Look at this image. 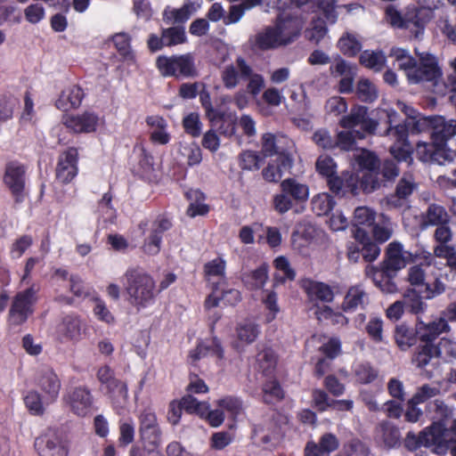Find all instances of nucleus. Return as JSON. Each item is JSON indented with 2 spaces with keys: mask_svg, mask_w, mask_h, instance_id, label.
I'll use <instances>...</instances> for the list:
<instances>
[{
  "mask_svg": "<svg viewBox=\"0 0 456 456\" xmlns=\"http://www.w3.org/2000/svg\"><path fill=\"white\" fill-rule=\"evenodd\" d=\"M451 330L449 323L443 318L432 321L429 341L421 346L416 354H412L411 363L419 369H424L434 358L444 362H452L456 359V342L446 338H440L443 333Z\"/></svg>",
  "mask_w": 456,
  "mask_h": 456,
  "instance_id": "nucleus-1",
  "label": "nucleus"
},
{
  "mask_svg": "<svg viewBox=\"0 0 456 456\" xmlns=\"http://www.w3.org/2000/svg\"><path fill=\"white\" fill-rule=\"evenodd\" d=\"M127 303L137 312L154 305L158 292L153 277L141 267H129L123 275Z\"/></svg>",
  "mask_w": 456,
  "mask_h": 456,
  "instance_id": "nucleus-2",
  "label": "nucleus"
},
{
  "mask_svg": "<svg viewBox=\"0 0 456 456\" xmlns=\"http://www.w3.org/2000/svg\"><path fill=\"white\" fill-rule=\"evenodd\" d=\"M309 186L295 177H288L280 183V192L273 195L272 207L279 215H284L294 208L297 214L305 210L309 199Z\"/></svg>",
  "mask_w": 456,
  "mask_h": 456,
  "instance_id": "nucleus-3",
  "label": "nucleus"
},
{
  "mask_svg": "<svg viewBox=\"0 0 456 456\" xmlns=\"http://www.w3.org/2000/svg\"><path fill=\"white\" fill-rule=\"evenodd\" d=\"M96 379L100 383V390L110 400L115 413L123 415L128 403L126 382L116 378L114 370L108 364L98 368Z\"/></svg>",
  "mask_w": 456,
  "mask_h": 456,
  "instance_id": "nucleus-4",
  "label": "nucleus"
},
{
  "mask_svg": "<svg viewBox=\"0 0 456 456\" xmlns=\"http://www.w3.org/2000/svg\"><path fill=\"white\" fill-rule=\"evenodd\" d=\"M235 63L236 66L233 64L225 66L222 71L221 78L224 86L226 89H233L240 80L248 81V92L253 96L258 95L265 86L264 77L254 72L252 67L241 56L236 58Z\"/></svg>",
  "mask_w": 456,
  "mask_h": 456,
  "instance_id": "nucleus-5",
  "label": "nucleus"
},
{
  "mask_svg": "<svg viewBox=\"0 0 456 456\" xmlns=\"http://www.w3.org/2000/svg\"><path fill=\"white\" fill-rule=\"evenodd\" d=\"M431 327L432 321L426 322L419 318H418L414 329L405 323L398 324L394 332L395 342L402 351H407L417 345L413 352L416 354L421 346L429 341L433 334Z\"/></svg>",
  "mask_w": 456,
  "mask_h": 456,
  "instance_id": "nucleus-6",
  "label": "nucleus"
},
{
  "mask_svg": "<svg viewBox=\"0 0 456 456\" xmlns=\"http://www.w3.org/2000/svg\"><path fill=\"white\" fill-rule=\"evenodd\" d=\"M156 67L165 77L190 78L196 77L199 75L191 53L171 56L159 55L156 60Z\"/></svg>",
  "mask_w": 456,
  "mask_h": 456,
  "instance_id": "nucleus-7",
  "label": "nucleus"
},
{
  "mask_svg": "<svg viewBox=\"0 0 456 456\" xmlns=\"http://www.w3.org/2000/svg\"><path fill=\"white\" fill-rule=\"evenodd\" d=\"M418 189L419 184L414 176L410 173H404L398 180L394 192L389 193L384 199L387 209L403 211L410 209L411 198Z\"/></svg>",
  "mask_w": 456,
  "mask_h": 456,
  "instance_id": "nucleus-8",
  "label": "nucleus"
},
{
  "mask_svg": "<svg viewBox=\"0 0 456 456\" xmlns=\"http://www.w3.org/2000/svg\"><path fill=\"white\" fill-rule=\"evenodd\" d=\"M37 302V291L33 287L18 292L12 298L7 323L10 327H19L27 322L34 313Z\"/></svg>",
  "mask_w": 456,
  "mask_h": 456,
  "instance_id": "nucleus-9",
  "label": "nucleus"
},
{
  "mask_svg": "<svg viewBox=\"0 0 456 456\" xmlns=\"http://www.w3.org/2000/svg\"><path fill=\"white\" fill-rule=\"evenodd\" d=\"M425 403V417L432 421V424L428 428L447 443V422L452 417V410L440 399H429Z\"/></svg>",
  "mask_w": 456,
  "mask_h": 456,
  "instance_id": "nucleus-10",
  "label": "nucleus"
},
{
  "mask_svg": "<svg viewBox=\"0 0 456 456\" xmlns=\"http://www.w3.org/2000/svg\"><path fill=\"white\" fill-rule=\"evenodd\" d=\"M26 172V167L19 161H10L5 165L3 182L17 204L25 200Z\"/></svg>",
  "mask_w": 456,
  "mask_h": 456,
  "instance_id": "nucleus-11",
  "label": "nucleus"
},
{
  "mask_svg": "<svg viewBox=\"0 0 456 456\" xmlns=\"http://www.w3.org/2000/svg\"><path fill=\"white\" fill-rule=\"evenodd\" d=\"M425 267L422 263L411 266L408 272V281L417 290H420L425 299H431L444 293L445 286L439 278H435L433 282L427 281Z\"/></svg>",
  "mask_w": 456,
  "mask_h": 456,
  "instance_id": "nucleus-12",
  "label": "nucleus"
},
{
  "mask_svg": "<svg viewBox=\"0 0 456 456\" xmlns=\"http://www.w3.org/2000/svg\"><path fill=\"white\" fill-rule=\"evenodd\" d=\"M439 394L440 389L429 384L419 387L412 397L406 403V409L403 412L404 420L410 423L421 421L425 417V411H422L419 405L427 403Z\"/></svg>",
  "mask_w": 456,
  "mask_h": 456,
  "instance_id": "nucleus-13",
  "label": "nucleus"
},
{
  "mask_svg": "<svg viewBox=\"0 0 456 456\" xmlns=\"http://www.w3.org/2000/svg\"><path fill=\"white\" fill-rule=\"evenodd\" d=\"M78 150L76 147H68L59 154L55 167V180L66 185L70 183L78 174Z\"/></svg>",
  "mask_w": 456,
  "mask_h": 456,
  "instance_id": "nucleus-14",
  "label": "nucleus"
},
{
  "mask_svg": "<svg viewBox=\"0 0 456 456\" xmlns=\"http://www.w3.org/2000/svg\"><path fill=\"white\" fill-rule=\"evenodd\" d=\"M137 417L141 439L153 447H158L161 443L162 430L155 411L151 407H146L140 411Z\"/></svg>",
  "mask_w": 456,
  "mask_h": 456,
  "instance_id": "nucleus-15",
  "label": "nucleus"
},
{
  "mask_svg": "<svg viewBox=\"0 0 456 456\" xmlns=\"http://www.w3.org/2000/svg\"><path fill=\"white\" fill-rule=\"evenodd\" d=\"M437 7V4H434L433 6L407 9L404 13L403 29L408 30L414 38H419L424 34L427 24L433 18V10Z\"/></svg>",
  "mask_w": 456,
  "mask_h": 456,
  "instance_id": "nucleus-16",
  "label": "nucleus"
},
{
  "mask_svg": "<svg viewBox=\"0 0 456 456\" xmlns=\"http://www.w3.org/2000/svg\"><path fill=\"white\" fill-rule=\"evenodd\" d=\"M34 445L39 456L69 455L67 441L55 430H49L37 437Z\"/></svg>",
  "mask_w": 456,
  "mask_h": 456,
  "instance_id": "nucleus-17",
  "label": "nucleus"
},
{
  "mask_svg": "<svg viewBox=\"0 0 456 456\" xmlns=\"http://www.w3.org/2000/svg\"><path fill=\"white\" fill-rule=\"evenodd\" d=\"M442 76V71L438 66L435 56L426 53L420 56L419 62L408 73V80L411 84L420 82H436Z\"/></svg>",
  "mask_w": 456,
  "mask_h": 456,
  "instance_id": "nucleus-18",
  "label": "nucleus"
},
{
  "mask_svg": "<svg viewBox=\"0 0 456 456\" xmlns=\"http://www.w3.org/2000/svg\"><path fill=\"white\" fill-rule=\"evenodd\" d=\"M339 126L346 129L360 126L365 134H375L379 122L369 117V109L363 105H354L348 115L343 116L339 120Z\"/></svg>",
  "mask_w": 456,
  "mask_h": 456,
  "instance_id": "nucleus-19",
  "label": "nucleus"
},
{
  "mask_svg": "<svg viewBox=\"0 0 456 456\" xmlns=\"http://www.w3.org/2000/svg\"><path fill=\"white\" fill-rule=\"evenodd\" d=\"M173 227L172 220L166 215H159L152 222L149 236L142 247V251L150 256H156L161 249L163 235Z\"/></svg>",
  "mask_w": 456,
  "mask_h": 456,
  "instance_id": "nucleus-20",
  "label": "nucleus"
},
{
  "mask_svg": "<svg viewBox=\"0 0 456 456\" xmlns=\"http://www.w3.org/2000/svg\"><path fill=\"white\" fill-rule=\"evenodd\" d=\"M329 190L337 196H345L351 193L353 196L359 194V175L353 171H343L340 175L338 172L326 179Z\"/></svg>",
  "mask_w": 456,
  "mask_h": 456,
  "instance_id": "nucleus-21",
  "label": "nucleus"
},
{
  "mask_svg": "<svg viewBox=\"0 0 456 456\" xmlns=\"http://www.w3.org/2000/svg\"><path fill=\"white\" fill-rule=\"evenodd\" d=\"M35 384L42 391L46 401L53 403L57 400L61 382L53 368L44 367L39 370L35 379Z\"/></svg>",
  "mask_w": 456,
  "mask_h": 456,
  "instance_id": "nucleus-22",
  "label": "nucleus"
},
{
  "mask_svg": "<svg viewBox=\"0 0 456 456\" xmlns=\"http://www.w3.org/2000/svg\"><path fill=\"white\" fill-rule=\"evenodd\" d=\"M99 117L93 111H84L82 114L63 115L62 124L76 134H88L95 132L98 126Z\"/></svg>",
  "mask_w": 456,
  "mask_h": 456,
  "instance_id": "nucleus-23",
  "label": "nucleus"
},
{
  "mask_svg": "<svg viewBox=\"0 0 456 456\" xmlns=\"http://www.w3.org/2000/svg\"><path fill=\"white\" fill-rule=\"evenodd\" d=\"M432 445L441 450L447 448V443L428 427L421 430L418 436L410 431L404 438V447L410 452L417 451L421 446L430 447Z\"/></svg>",
  "mask_w": 456,
  "mask_h": 456,
  "instance_id": "nucleus-24",
  "label": "nucleus"
},
{
  "mask_svg": "<svg viewBox=\"0 0 456 456\" xmlns=\"http://www.w3.org/2000/svg\"><path fill=\"white\" fill-rule=\"evenodd\" d=\"M416 157L424 163H437L444 165L449 159V153L446 150L438 145L436 142L430 139V142H419L415 148Z\"/></svg>",
  "mask_w": 456,
  "mask_h": 456,
  "instance_id": "nucleus-25",
  "label": "nucleus"
},
{
  "mask_svg": "<svg viewBox=\"0 0 456 456\" xmlns=\"http://www.w3.org/2000/svg\"><path fill=\"white\" fill-rule=\"evenodd\" d=\"M300 287L311 301L318 300L331 303L334 300L333 289L325 282L317 281L311 278H304L300 281Z\"/></svg>",
  "mask_w": 456,
  "mask_h": 456,
  "instance_id": "nucleus-26",
  "label": "nucleus"
},
{
  "mask_svg": "<svg viewBox=\"0 0 456 456\" xmlns=\"http://www.w3.org/2000/svg\"><path fill=\"white\" fill-rule=\"evenodd\" d=\"M395 142L390 147L391 155L398 161L411 163L413 148L409 142V134L405 126H399L395 130Z\"/></svg>",
  "mask_w": 456,
  "mask_h": 456,
  "instance_id": "nucleus-27",
  "label": "nucleus"
},
{
  "mask_svg": "<svg viewBox=\"0 0 456 456\" xmlns=\"http://www.w3.org/2000/svg\"><path fill=\"white\" fill-rule=\"evenodd\" d=\"M94 403V397L86 387H77L69 395V404L71 411L80 417L90 413Z\"/></svg>",
  "mask_w": 456,
  "mask_h": 456,
  "instance_id": "nucleus-28",
  "label": "nucleus"
},
{
  "mask_svg": "<svg viewBox=\"0 0 456 456\" xmlns=\"http://www.w3.org/2000/svg\"><path fill=\"white\" fill-rule=\"evenodd\" d=\"M409 264L406 251H403V245L400 242H391L388 244L384 260L379 266L391 270L393 273L400 271Z\"/></svg>",
  "mask_w": 456,
  "mask_h": 456,
  "instance_id": "nucleus-29",
  "label": "nucleus"
},
{
  "mask_svg": "<svg viewBox=\"0 0 456 456\" xmlns=\"http://www.w3.org/2000/svg\"><path fill=\"white\" fill-rule=\"evenodd\" d=\"M456 134V120H446L444 117H436L432 122L430 139L438 145L446 148L447 142Z\"/></svg>",
  "mask_w": 456,
  "mask_h": 456,
  "instance_id": "nucleus-30",
  "label": "nucleus"
},
{
  "mask_svg": "<svg viewBox=\"0 0 456 456\" xmlns=\"http://www.w3.org/2000/svg\"><path fill=\"white\" fill-rule=\"evenodd\" d=\"M85 92L78 85H72L62 90L55 102V107L62 111L80 107Z\"/></svg>",
  "mask_w": 456,
  "mask_h": 456,
  "instance_id": "nucleus-31",
  "label": "nucleus"
},
{
  "mask_svg": "<svg viewBox=\"0 0 456 456\" xmlns=\"http://www.w3.org/2000/svg\"><path fill=\"white\" fill-rule=\"evenodd\" d=\"M275 28L285 45L292 43L300 35L301 30L300 22L297 17L283 16V14L278 16Z\"/></svg>",
  "mask_w": 456,
  "mask_h": 456,
  "instance_id": "nucleus-32",
  "label": "nucleus"
},
{
  "mask_svg": "<svg viewBox=\"0 0 456 456\" xmlns=\"http://www.w3.org/2000/svg\"><path fill=\"white\" fill-rule=\"evenodd\" d=\"M386 115L387 127L385 134L388 136L395 137V130L399 126H405L407 134H417L421 132L420 120H404L401 122V117L398 112L393 109L386 110L383 111Z\"/></svg>",
  "mask_w": 456,
  "mask_h": 456,
  "instance_id": "nucleus-33",
  "label": "nucleus"
},
{
  "mask_svg": "<svg viewBox=\"0 0 456 456\" xmlns=\"http://www.w3.org/2000/svg\"><path fill=\"white\" fill-rule=\"evenodd\" d=\"M396 276V272L393 273L381 266L371 269L372 281L383 293L393 294L397 291V285L395 281Z\"/></svg>",
  "mask_w": 456,
  "mask_h": 456,
  "instance_id": "nucleus-34",
  "label": "nucleus"
},
{
  "mask_svg": "<svg viewBox=\"0 0 456 456\" xmlns=\"http://www.w3.org/2000/svg\"><path fill=\"white\" fill-rule=\"evenodd\" d=\"M184 196L190 201L186 210L188 216H206L209 212V206L204 203L206 196L200 190L190 189L185 192Z\"/></svg>",
  "mask_w": 456,
  "mask_h": 456,
  "instance_id": "nucleus-35",
  "label": "nucleus"
},
{
  "mask_svg": "<svg viewBox=\"0 0 456 456\" xmlns=\"http://www.w3.org/2000/svg\"><path fill=\"white\" fill-rule=\"evenodd\" d=\"M367 300V294L363 290L361 285H355L349 288L347 290L342 308L345 312H354L359 306H363Z\"/></svg>",
  "mask_w": 456,
  "mask_h": 456,
  "instance_id": "nucleus-36",
  "label": "nucleus"
},
{
  "mask_svg": "<svg viewBox=\"0 0 456 456\" xmlns=\"http://www.w3.org/2000/svg\"><path fill=\"white\" fill-rule=\"evenodd\" d=\"M256 45L263 51L285 45L275 26L268 27L263 33H259L256 37Z\"/></svg>",
  "mask_w": 456,
  "mask_h": 456,
  "instance_id": "nucleus-37",
  "label": "nucleus"
},
{
  "mask_svg": "<svg viewBox=\"0 0 456 456\" xmlns=\"http://www.w3.org/2000/svg\"><path fill=\"white\" fill-rule=\"evenodd\" d=\"M268 272L269 265L266 263H263L256 269L245 274L243 281L250 289H260L268 280Z\"/></svg>",
  "mask_w": 456,
  "mask_h": 456,
  "instance_id": "nucleus-38",
  "label": "nucleus"
},
{
  "mask_svg": "<svg viewBox=\"0 0 456 456\" xmlns=\"http://www.w3.org/2000/svg\"><path fill=\"white\" fill-rule=\"evenodd\" d=\"M424 296L417 289H408L403 297V305L407 311L419 314L425 312L427 304L423 302Z\"/></svg>",
  "mask_w": 456,
  "mask_h": 456,
  "instance_id": "nucleus-39",
  "label": "nucleus"
},
{
  "mask_svg": "<svg viewBox=\"0 0 456 456\" xmlns=\"http://www.w3.org/2000/svg\"><path fill=\"white\" fill-rule=\"evenodd\" d=\"M355 95L359 101L371 103L378 99L379 92L377 86L370 79L362 77L356 84Z\"/></svg>",
  "mask_w": 456,
  "mask_h": 456,
  "instance_id": "nucleus-40",
  "label": "nucleus"
},
{
  "mask_svg": "<svg viewBox=\"0 0 456 456\" xmlns=\"http://www.w3.org/2000/svg\"><path fill=\"white\" fill-rule=\"evenodd\" d=\"M423 221L426 225H439L449 223L450 217L443 206L433 203L428 207Z\"/></svg>",
  "mask_w": 456,
  "mask_h": 456,
  "instance_id": "nucleus-41",
  "label": "nucleus"
},
{
  "mask_svg": "<svg viewBox=\"0 0 456 456\" xmlns=\"http://www.w3.org/2000/svg\"><path fill=\"white\" fill-rule=\"evenodd\" d=\"M260 333L258 324L251 321L240 322L236 327V335L240 342L252 344Z\"/></svg>",
  "mask_w": 456,
  "mask_h": 456,
  "instance_id": "nucleus-42",
  "label": "nucleus"
},
{
  "mask_svg": "<svg viewBox=\"0 0 456 456\" xmlns=\"http://www.w3.org/2000/svg\"><path fill=\"white\" fill-rule=\"evenodd\" d=\"M335 203L334 198L330 194L319 193L312 199V210L316 216H326L333 209Z\"/></svg>",
  "mask_w": 456,
  "mask_h": 456,
  "instance_id": "nucleus-43",
  "label": "nucleus"
},
{
  "mask_svg": "<svg viewBox=\"0 0 456 456\" xmlns=\"http://www.w3.org/2000/svg\"><path fill=\"white\" fill-rule=\"evenodd\" d=\"M379 428L386 448L392 449L400 444L401 435L397 427L388 421H383L379 424Z\"/></svg>",
  "mask_w": 456,
  "mask_h": 456,
  "instance_id": "nucleus-44",
  "label": "nucleus"
},
{
  "mask_svg": "<svg viewBox=\"0 0 456 456\" xmlns=\"http://www.w3.org/2000/svg\"><path fill=\"white\" fill-rule=\"evenodd\" d=\"M380 186L379 170L364 171L362 176H359V191H362L364 193H370L379 189Z\"/></svg>",
  "mask_w": 456,
  "mask_h": 456,
  "instance_id": "nucleus-45",
  "label": "nucleus"
},
{
  "mask_svg": "<svg viewBox=\"0 0 456 456\" xmlns=\"http://www.w3.org/2000/svg\"><path fill=\"white\" fill-rule=\"evenodd\" d=\"M263 401L266 404L273 403V401H281L284 398V391L277 379L267 381L263 386Z\"/></svg>",
  "mask_w": 456,
  "mask_h": 456,
  "instance_id": "nucleus-46",
  "label": "nucleus"
},
{
  "mask_svg": "<svg viewBox=\"0 0 456 456\" xmlns=\"http://www.w3.org/2000/svg\"><path fill=\"white\" fill-rule=\"evenodd\" d=\"M355 161L360 169L363 172L379 170L380 167V160L378 156L368 150H362L361 153L355 157Z\"/></svg>",
  "mask_w": 456,
  "mask_h": 456,
  "instance_id": "nucleus-47",
  "label": "nucleus"
},
{
  "mask_svg": "<svg viewBox=\"0 0 456 456\" xmlns=\"http://www.w3.org/2000/svg\"><path fill=\"white\" fill-rule=\"evenodd\" d=\"M337 169L336 161L329 155H320L316 159L315 170L325 180L335 175L338 172Z\"/></svg>",
  "mask_w": 456,
  "mask_h": 456,
  "instance_id": "nucleus-48",
  "label": "nucleus"
},
{
  "mask_svg": "<svg viewBox=\"0 0 456 456\" xmlns=\"http://www.w3.org/2000/svg\"><path fill=\"white\" fill-rule=\"evenodd\" d=\"M390 56L399 62V68L405 71L407 77L408 73L416 66V59L403 48L393 47L390 51Z\"/></svg>",
  "mask_w": 456,
  "mask_h": 456,
  "instance_id": "nucleus-49",
  "label": "nucleus"
},
{
  "mask_svg": "<svg viewBox=\"0 0 456 456\" xmlns=\"http://www.w3.org/2000/svg\"><path fill=\"white\" fill-rule=\"evenodd\" d=\"M359 61L364 67L372 69L376 71L381 70L386 64V57L381 52L375 53L364 51L360 55Z\"/></svg>",
  "mask_w": 456,
  "mask_h": 456,
  "instance_id": "nucleus-50",
  "label": "nucleus"
},
{
  "mask_svg": "<svg viewBox=\"0 0 456 456\" xmlns=\"http://www.w3.org/2000/svg\"><path fill=\"white\" fill-rule=\"evenodd\" d=\"M179 402L186 413L197 415L200 418L204 414L203 410H206V404L208 403L206 401H199L191 394L183 395Z\"/></svg>",
  "mask_w": 456,
  "mask_h": 456,
  "instance_id": "nucleus-51",
  "label": "nucleus"
},
{
  "mask_svg": "<svg viewBox=\"0 0 456 456\" xmlns=\"http://www.w3.org/2000/svg\"><path fill=\"white\" fill-rule=\"evenodd\" d=\"M340 52L348 57H354L361 51L362 45L354 36L346 33L338 43Z\"/></svg>",
  "mask_w": 456,
  "mask_h": 456,
  "instance_id": "nucleus-52",
  "label": "nucleus"
},
{
  "mask_svg": "<svg viewBox=\"0 0 456 456\" xmlns=\"http://www.w3.org/2000/svg\"><path fill=\"white\" fill-rule=\"evenodd\" d=\"M162 32L167 46H173L184 44L187 41L185 29L182 26H175L167 28H162Z\"/></svg>",
  "mask_w": 456,
  "mask_h": 456,
  "instance_id": "nucleus-53",
  "label": "nucleus"
},
{
  "mask_svg": "<svg viewBox=\"0 0 456 456\" xmlns=\"http://www.w3.org/2000/svg\"><path fill=\"white\" fill-rule=\"evenodd\" d=\"M354 377L360 384H370L378 377V370L370 362H362L354 369Z\"/></svg>",
  "mask_w": 456,
  "mask_h": 456,
  "instance_id": "nucleus-54",
  "label": "nucleus"
},
{
  "mask_svg": "<svg viewBox=\"0 0 456 456\" xmlns=\"http://www.w3.org/2000/svg\"><path fill=\"white\" fill-rule=\"evenodd\" d=\"M182 125L184 132L191 137H199L202 131V123L197 112H191L183 117Z\"/></svg>",
  "mask_w": 456,
  "mask_h": 456,
  "instance_id": "nucleus-55",
  "label": "nucleus"
},
{
  "mask_svg": "<svg viewBox=\"0 0 456 456\" xmlns=\"http://www.w3.org/2000/svg\"><path fill=\"white\" fill-rule=\"evenodd\" d=\"M23 400L30 414L35 416H42L44 414L45 408L42 402V396L37 391H28Z\"/></svg>",
  "mask_w": 456,
  "mask_h": 456,
  "instance_id": "nucleus-56",
  "label": "nucleus"
},
{
  "mask_svg": "<svg viewBox=\"0 0 456 456\" xmlns=\"http://www.w3.org/2000/svg\"><path fill=\"white\" fill-rule=\"evenodd\" d=\"M273 266L277 271L282 272L283 276H275V280L279 282L284 283L287 280L293 281L296 278V272L290 266L288 258L284 256H279L273 260Z\"/></svg>",
  "mask_w": 456,
  "mask_h": 456,
  "instance_id": "nucleus-57",
  "label": "nucleus"
},
{
  "mask_svg": "<svg viewBox=\"0 0 456 456\" xmlns=\"http://www.w3.org/2000/svg\"><path fill=\"white\" fill-rule=\"evenodd\" d=\"M216 405L222 410H225L231 415L236 417L242 410V401L240 398L233 395H226L216 401Z\"/></svg>",
  "mask_w": 456,
  "mask_h": 456,
  "instance_id": "nucleus-58",
  "label": "nucleus"
},
{
  "mask_svg": "<svg viewBox=\"0 0 456 456\" xmlns=\"http://www.w3.org/2000/svg\"><path fill=\"white\" fill-rule=\"evenodd\" d=\"M62 332L69 339H77L80 336V320L72 315H67L62 320Z\"/></svg>",
  "mask_w": 456,
  "mask_h": 456,
  "instance_id": "nucleus-59",
  "label": "nucleus"
},
{
  "mask_svg": "<svg viewBox=\"0 0 456 456\" xmlns=\"http://www.w3.org/2000/svg\"><path fill=\"white\" fill-rule=\"evenodd\" d=\"M365 331L375 343L383 341V321L379 317H371L366 324Z\"/></svg>",
  "mask_w": 456,
  "mask_h": 456,
  "instance_id": "nucleus-60",
  "label": "nucleus"
},
{
  "mask_svg": "<svg viewBox=\"0 0 456 456\" xmlns=\"http://www.w3.org/2000/svg\"><path fill=\"white\" fill-rule=\"evenodd\" d=\"M19 101L12 96L3 95L0 97V122H5L13 116L14 109Z\"/></svg>",
  "mask_w": 456,
  "mask_h": 456,
  "instance_id": "nucleus-61",
  "label": "nucleus"
},
{
  "mask_svg": "<svg viewBox=\"0 0 456 456\" xmlns=\"http://www.w3.org/2000/svg\"><path fill=\"white\" fill-rule=\"evenodd\" d=\"M260 156L253 151H244L240 154V167L243 170L260 168Z\"/></svg>",
  "mask_w": 456,
  "mask_h": 456,
  "instance_id": "nucleus-62",
  "label": "nucleus"
},
{
  "mask_svg": "<svg viewBox=\"0 0 456 456\" xmlns=\"http://www.w3.org/2000/svg\"><path fill=\"white\" fill-rule=\"evenodd\" d=\"M312 139L317 146L324 150H333L336 148L335 139L332 138L330 132L325 128L316 130Z\"/></svg>",
  "mask_w": 456,
  "mask_h": 456,
  "instance_id": "nucleus-63",
  "label": "nucleus"
},
{
  "mask_svg": "<svg viewBox=\"0 0 456 456\" xmlns=\"http://www.w3.org/2000/svg\"><path fill=\"white\" fill-rule=\"evenodd\" d=\"M347 456H369V447L359 439H353L345 445Z\"/></svg>",
  "mask_w": 456,
  "mask_h": 456,
  "instance_id": "nucleus-64",
  "label": "nucleus"
}]
</instances>
